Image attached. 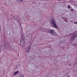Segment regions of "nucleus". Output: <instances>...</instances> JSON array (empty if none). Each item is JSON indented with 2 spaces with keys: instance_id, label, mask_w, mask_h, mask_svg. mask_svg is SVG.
<instances>
[{
  "instance_id": "nucleus-10",
  "label": "nucleus",
  "mask_w": 77,
  "mask_h": 77,
  "mask_svg": "<svg viewBox=\"0 0 77 77\" xmlns=\"http://www.w3.org/2000/svg\"><path fill=\"white\" fill-rule=\"evenodd\" d=\"M71 11H73V9H71Z\"/></svg>"
},
{
  "instance_id": "nucleus-12",
  "label": "nucleus",
  "mask_w": 77,
  "mask_h": 77,
  "mask_svg": "<svg viewBox=\"0 0 77 77\" xmlns=\"http://www.w3.org/2000/svg\"><path fill=\"white\" fill-rule=\"evenodd\" d=\"M61 0H59L58 1H61Z\"/></svg>"
},
{
  "instance_id": "nucleus-13",
  "label": "nucleus",
  "mask_w": 77,
  "mask_h": 77,
  "mask_svg": "<svg viewBox=\"0 0 77 77\" xmlns=\"http://www.w3.org/2000/svg\"><path fill=\"white\" fill-rule=\"evenodd\" d=\"M60 18H63V17H60Z\"/></svg>"
},
{
  "instance_id": "nucleus-14",
  "label": "nucleus",
  "mask_w": 77,
  "mask_h": 77,
  "mask_svg": "<svg viewBox=\"0 0 77 77\" xmlns=\"http://www.w3.org/2000/svg\"><path fill=\"white\" fill-rule=\"evenodd\" d=\"M23 0H20L21 1H22Z\"/></svg>"
},
{
  "instance_id": "nucleus-11",
  "label": "nucleus",
  "mask_w": 77,
  "mask_h": 77,
  "mask_svg": "<svg viewBox=\"0 0 77 77\" xmlns=\"http://www.w3.org/2000/svg\"><path fill=\"white\" fill-rule=\"evenodd\" d=\"M1 48H0V53L1 52V51H0V50H1Z\"/></svg>"
},
{
  "instance_id": "nucleus-5",
  "label": "nucleus",
  "mask_w": 77,
  "mask_h": 77,
  "mask_svg": "<svg viewBox=\"0 0 77 77\" xmlns=\"http://www.w3.org/2000/svg\"><path fill=\"white\" fill-rule=\"evenodd\" d=\"M18 72H19V71H16L14 72L13 74V75H17L18 74Z\"/></svg>"
},
{
  "instance_id": "nucleus-9",
  "label": "nucleus",
  "mask_w": 77,
  "mask_h": 77,
  "mask_svg": "<svg viewBox=\"0 0 77 77\" xmlns=\"http://www.w3.org/2000/svg\"><path fill=\"white\" fill-rule=\"evenodd\" d=\"M74 23L76 24H77V22H75Z\"/></svg>"
},
{
  "instance_id": "nucleus-2",
  "label": "nucleus",
  "mask_w": 77,
  "mask_h": 77,
  "mask_svg": "<svg viewBox=\"0 0 77 77\" xmlns=\"http://www.w3.org/2000/svg\"><path fill=\"white\" fill-rule=\"evenodd\" d=\"M72 37L70 39V41L71 42H72L75 38L77 37V32H74L72 34Z\"/></svg>"
},
{
  "instance_id": "nucleus-18",
  "label": "nucleus",
  "mask_w": 77,
  "mask_h": 77,
  "mask_svg": "<svg viewBox=\"0 0 77 77\" xmlns=\"http://www.w3.org/2000/svg\"><path fill=\"white\" fill-rule=\"evenodd\" d=\"M0 29H1V28H0Z\"/></svg>"
},
{
  "instance_id": "nucleus-15",
  "label": "nucleus",
  "mask_w": 77,
  "mask_h": 77,
  "mask_svg": "<svg viewBox=\"0 0 77 77\" xmlns=\"http://www.w3.org/2000/svg\"><path fill=\"white\" fill-rule=\"evenodd\" d=\"M64 0V1H65V0Z\"/></svg>"
},
{
  "instance_id": "nucleus-6",
  "label": "nucleus",
  "mask_w": 77,
  "mask_h": 77,
  "mask_svg": "<svg viewBox=\"0 0 77 77\" xmlns=\"http://www.w3.org/2000/svg\"><path fill=\"white\" fill-rule=\"evenodd\" d=\"M30 48H27L26 49V53H28L30 51Z\"/></svg>"
},
{
  "instance_id": "nucleus-8",
  "label": "nucleus",
  "mask_w": 77,
  "mask_h": 77,
  "mask_svg": "<svg viewBox=\"0 0 77 77\" xmlns=\"http://www.w3.org/2000/svg\"><path fill=\"white\" fill-rule=\"evenodd\" d=\"M68 8L69 9H70V5H68Z\"/></svg>"
},
{
  "instance_id": "nucleus-1",
  "label": "nucleus",
  "mask_w": 77,
  "mask_h": 77,
  "mask_svg": "<svg viewBox=\"0 0 77 77\" xmlns=\"http://www.w3.org/2000/svg\"><path fill=\"white\" fill-rule=\"evenodd\" d=\"M40 30L42 31L45 32H47V33H51L54 35H56V33L54 32V31H53V29H50L48 30L47 29H45L42 27H40Z\"/></svg>"
},
{
  "instance_id": "nucleus-17",
  "label": "nucleus",
  "mask_w": 77,
  "mask_h": 77,
  "mask_svg": "<svg viewBox=\"0 0 77 77\" xmlns=\"http://www.w3.org/2000/svg\"><path fill=\"white\" fill-rule=\"evenodd\" d=\"M65 21H66L65 20Z\"/></svg>"
},
{
  "instance_id": "nucleus-19",
  "label": "nucleus",
  "mask_w": 77,
  "mask_h": 77,
  "mask_svg": "<svg viewBox=\"0 0 77 77\" xmlns=\"http://www.w3.org/2000/svg\"><path fill=\"white\" fill-rule=\"evenodd\" d=\"M64 18V19H65V18Z\"/></svg>"
},
{
  "instance_id": "nucleus-4",
  "label": "nucleus",
  "mask_w": 77,
  "mask_h": 77,
  "mask_svg": "<svg viewBox=\"0 0 77 77\" xmlns=\"http://www.w3.org/2000/svg\"><path fill=\"white\" fill-rule=\"evenodd\" d=\"M51 23L53 25V27L56 28V29H58L57 26V25H56V21H55V20H51Z\"/></svg>"
},
{
  "instance_id": "nucleus-3",
  "label": "nucleus",
  "mask_w": 77,
  "mask_h": 77,
  "mask_svg": "<svg viewBox=\"0 0 77 77\" xmlns=\"http://www.w3.org/2000/svg\"><path fill=\"white\" fill-rule=\"evenodd\" d=\"M25 39L24 36H22V38L20 42V45L21 47H24V43H25Z\"/></svg>"
},
{
  "instance_id": "nucleus-7",
  "label": "nucleus",
  "mask_w": 77,
  "mask_h": 77,
  "mask_svg": "<svg viewBox=\"0 0 77 77\" xmlns=\"http://www.w3.org/2000/svg\"><path fill=\"white\" fill-rule=\"evenodd\" d=\"M19 77H24V76L22 74L19 75Z\"/></svg>"
},
{
  "instance_id": "nucleus-16",
  "label": "nucleus",
  "mask_w": 77,
  "mask_h": 77,
  "mask_svg": "<svg viewBox=\"0 0 77 77\" xmlns=\"http://www.w3.org/2000/svg\"><path fill=\"white\" fill-rule=\"evenodd\" d=\"M66 19H67V18H66Z\"/></svg>"
}]
</instances>
